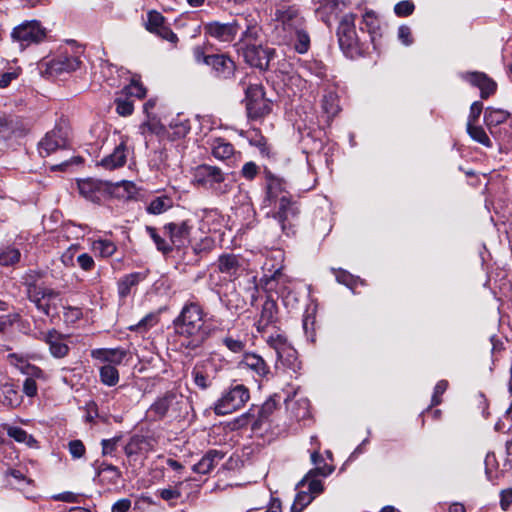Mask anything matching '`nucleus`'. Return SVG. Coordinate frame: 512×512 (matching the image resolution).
<instances>
[{
	"instance_id": "f257e3e1",
	"label": "nucleus",
	"mask_w": 512,
	"mask_h": 512,
	"mask_svg": "<svg viewBox=\"0 0 512 512\" xmlns=\"http://www.w3.org/2000/svg\"><path fill=\"white\" fill-rule=\"evenodd\" d=\"M273 34L279 44L291 47L299 54L310 49V35L300 8L287 1H279L270 11Z\"/></svg>"
},
{
	"instance_id": "f03ea898",
	"label": "nucleus",
	"mask_w": 512,
	"mask_h": 512,
	"mask_svg": "<svg viewBox=\"0 0 512 512\" xmlns=\"http://www.w3.org/2000/svg\"><path fill=\"white\" fill-rule=\"evenodd\" d=\"M203 306L194 298L187 300L179 315L173 320L175 332L186 340V347H201L217 330L205 319Z\"/></svg>"
},
{
	"instance_id": "7ed1b4c3",
	"label": "nucleus",
	"mask_w": 512,
	"mask_h": 512,
	"mask_svg": "<svg viewBox=\"0 0 512 512\" xmlns=\"http://www.w3.org/2000/svg\"><path fill=\"white\" fill-rule=\"evenodd\" d=\"M266 187V201L269 202V205H273L275 209L271 212L272 218L278 223L284 234L294 233L293 228L298 219L299 208L297 203L291 200L284 181L268 174Z\"/></svg>"
},
{
	"instance_id": "20e7f679",
	"label": "nucleus",
	"mask_w": 512,
	"mask_h": 512,
	"mask_svg": "<svg viewBox=\"0 0 512 512\" xmlns=\"http://www.w3.org/2000/svg\"><path fill=\"white\" fill-rule=\"evenodd\" d=\"M192 184L217 196L226 195L233 188V182L228 174L224 173L221 168L208 164L195 167L192 173Z\"/></svg>"
},
{
	"instance_id": "39448f33",
	"label": "nucleus",
	"mask_w": 512,
	"mask_h": 512,
	"mask_svg": "<svg viewBox=\"0 0 512 512\" xmlns=\"http://www.w3.org/2000/svg\"><path fill=\"white\" fill-rule=\"evenodd\" d=\"M337 37L340 49L347 57L354 58L363 53L364 44L357 36L354 14L350 13L342 17L337 29Z\"/></svg>"
},
{
	"instance_id": "423d86ee",
	"label": "nucleus",
	"mask_w": 512,
	"mask_h": 512,
	"mask_svg": "<svg viewBox=\"0 0 512 512\" xmlns=\"http://www.w3.org/2000/svg\"><path fill=\"white\" fill-rule=\"evenodd\" d=\"M250 399L249 389L243 384H232L225 389L214 403L216 415H227L241 409Z\"/></svg>"
},
{
	"instance_id": "0eeeda50",
	"label": "nucleus",
	"mask_w": 512,
	"mask_h": 512,
	"mask_svg": "<svg viewBox=\"0 0 512 512\" xmlns=\"http://www.w3.org/2000/svg\"><path fill=\"white\" fill-rule=\"evenodd\" d=\"M267 344L276 352L277 359L285 367L297 372L301 369V362L298 359L297 351L288 342L287 338L281 334L271 335L267 339Z\"/></svg>"
},
{
	"instance_id": "6e6552de",
	"label": "nucleus",
	"mask_w": 512,
	"mask_h": 512,
	"mask_svg": "<svg viewBox=\"0 0 512 512\" xmlns=\"http://www.w3.org/2000/svg\"><path fill=\"white\" fill-rule=\"evenodd\" d=\"M28 299L46 316H51L53 312H56L61 301L57 291L51 288L33 285L29 288Z\"/></svg>"
},
{
	"instance_id": "1a4fd4ad",
	"label": "nucleus",
	"mask_w": 512,
	"mask_h": 512,
	"mask_svg": "<svg viewBox=\"0 0 512 512\" xmlns=\"http://www.w3.org/2000/svg\"><path fill=\"white\" fill-rule=\"evenodd\" d=\"M47 35L46 28L37 20L25 21L15 27L11 33L13 40L21 46H29L42 42Z\"/></svg>"
},
{
	"instance_id": "9d476101",
	"label": "nucleus",
	"mask_w": 512,
	"mask_h": 512,
	"mask_svg": "<svg viewBox=\"0 0 512 512\" xmlns=\"http://www.w3.org/2000/svg\"><path fill=\"white\" fill-rule=\"evenodd\" d=\"M68 128L62 125H56L54 129L47 132L38 143V152L41 157H47L52 153L67 148L68 146Z\"/></svg>"
},
{
	"instance_id": "9b49d317",
	"label": "nucleus",
	"mask_w": 512,
	"mask_h": 512,
	"mask_svg": "<svg viewBox=\"0 0 512 512\" xmlns=\"http://www.w3.org/2000/svg\"><path fill=\"white\" fill-rule=\"evenodd\" d=\"M236 50L243 56L247 64L260 70L268 69L269 63L275 54L274 49L264 48L258 43L236 47Z\"/></svg>"
},
{
	"instance_id": "f8f14e48",
	"label": "nucleus",
	"mask_w": 512,
	"mask_h": 512,
	"mask_svg": "<svg viewBox=\"0 0 512 512\" xmlns=\"http://www.w3.org/2000/svg\"><path fill=\"white\" fill-rule=\"evenodd\" d=\"M206 36L213 38L219 42H232L240 31V23L237 17L231 22L222 23L219 21L207 22L203 26Z\"/></svg>"
},
{
	"instance_id": "ddd939ff",
	"label": "nucleus",
	"mask_w": 512,
	"mask_h": 512,
	"mask_svg": "<svg viewBox=\"0 0 512 512\" xmlns=\"http://www.w3.org/2000/svg\"><path fill=\"white\" fill-rule=\"evenodd\" d=\"M237 22L240 23L242 33L239 40L234 45L235 48L256 44L261 32L257 17L252 13H243L237 16Z\"/></svg>"
},
{
	"instance_id": "4468645a",
	"label": "nucleus",
	"mask_w": 512,
	"mask_h": 512,
	"mask_svg": "<svg viewBox=\"0 0 512 512\" xmlns=\"http://www.w3.org/2000/svg\"><path fill=\"white\" fill-rule=\"evenodd\" d=\"M80 195L88 201L99 203L109 193V185L101 180L86 178L77 181Z\"/></svg>"
},
{
	"instance_id": "2eb2a0df",
	"label": "nucleus",
	"mask_w": 512,
	"mask_h": 512,
	"mask_svg": "<svg viewBox=\"0 0 512 512\" xmlns=\"http://www.w3.org/2000/svg\"><path fill=\"white\" fill-rule=\"evenodd\" d=\"M276 397L277 395L271 396L262 404L258 409L257 418L251 413L252 409H250L249 412L243 414L238 421L241 422V424L251 423L253 430L260 429L261 425L267 421L276 410L278 404Z\"/></svg>"
},
{
	"instance_id": "dca6fc26",
	"label": "nucleus",
	"mask_w": 512,
	"mask_h": 512,
	"mask_svg": "<svg viewBox=\"0 0 512 512\" xmlns=\"http://www.w3.org/2000/svg\"><path fill=\"white\" fill-rule=\"evenodd\" d=\"M208 66L211 67L215 77L219 79H230L234 76L235 62L225 54L210 55Z\"/></svg>"
},
{
	"instance_id": "f3484780",
	"label": "nucleus",
	"mask_w": 512,
	"mask_h": 512,
	"mask_svg": "<svg viewBox=\"0 0 512 512\" xmlns=\"http://www.w3.org/2000/svg\"><path fill=\"white\" fill-rule=\"evenodd\" d=\"M81 60L73 55H59L58 57L47 62V72L50 75H58L69 73L80 67Z\"/></svg>"
},
{
	"instance_id": "a211bd4d",
	"label": "nucleus",
	"mask_w": 512,
	"mask_h": 512,
	"mask_svg": "<svg viewBox=\"0 0 512 512\" xmlns=\"http://www.w3.org/2000/svg\"><path fill=\"white\" fill-rule=\"evenodd\" d=\"M239 365L252 371L260 379H268L271 370L266 361L258 354L245 353Z\"/></svg>"
},
{
	"instance_id": "6ab92c4d",
	"label": "nucleus",
	"mask_w": 512,
	"mask_h": 512,
	"mask_svg": "<svg viewBox=\"0 0 512 512\" xmlns=\"http://www.w3.org/2000/svg\"><path fill=\"white\" fill-rule=\"evenodd\" d=\"M165 233L169 236L172 246L181 247L184 246L190 235L191 226L187 221L180 223H168L163 227Z\"/></svg>"
},
{
	"instance_id": "aec40b11",
	"label": "nucleus",
	"mask_w": 512,
	"mask_h": 512,
	"mask_svg": "<svg viewBox=\"0 0 512 512\" xmlns=\"http://www.w3.org/2000/svg\"><path fill=\"white\" fill-rule=\"evenodd\" d=\"M93 467L102 484L116 485L122 477L121 471L118 467L104 461H94Z\"/></svg>"
},
{
	"instance_id": "412c9836",
	"label": "nucleus",
	"mask_w": 512,
	"mask_h": 512,
	"mask_svg": "<svg viewBox=\"0 0 512 512\" xmlns=\"http://www.w3.org/2000/svg\"><path fill=\"white\" fill-rule=\"evenodd\" d=\"M65 336L55 329L49 330L44 335V342L49 346L51 355L55 358H63L69 352V346L64 342Z\"/></svg>"
},
{
	"instance_id": "4be33fe9",
	"label": "nucleus",
	"mask_w": 512,
	"mask_h": 512,
	"mask_svg": "<svg viewBox=\"0 0 512 512\" xmlns=\"http://www.w3.org/2000/svg\"><path fill=\"white\" fill-rule=\"evenodd\" d=\"M465 79L480 89V95L483 99L488 98L496 91V83L484 73H467Z\"/></svg>"
},
{
	"instance_id": "5701e85b",
	"label": "nucleus",
	"mask_w": 512,
	"mask_h": 512,
	"mask_svg": "<svg viewBox=\"0 0 512 512\" xmlns=\"http://www.w3.org/2000/svg\"><path fill=\"white\" fill-rule=\"evenodd\" d=\"M177 398L173 392H167L162 397H159L148 409V415L152 420H161L164 418Z\"/></svg>"
},
{
	"instance_id": "b1692460",
	"label": "nucleus",
	"mask_w": 512,
	"mask_h": 512,
	"mask_svg": "<svg viewBox=\"0 0 512 512\" xmlns=\"http://www.w3.org/2000/svg\"><path fill=\"white\" fill-rule=\"evenodd\" d=\"M127 155L128 148L124 142H121L111 154L101 160L100 165L108 170L122 167L126 163Z\"/></svg>"
},
{
	"instance_id": "393cba45",
	"label": "nucleus",
	"mask_w": 512,
	"mask_h": 512,
	"mask_svg": "<svg viewBox=\"0 0 512 512\" xmlns=\"http://www.w3.org/2000/svg\"><path fill=\"white\" fill-rule=\"evenodd\" d=\"M127 351L121 348L115 349H95L92 350L91 356L97 360L102 362H107L110 365L116 366L122 363L123 359L126 357Z\"/></svg>"
},
{
	"instance_id": "a878e982",
	"label": "nucleus",
	"mask_w": 512,
	"mask_h": 512,
	"mask_svg": "<svg viewBox=\"0 0 512 512\" xmlns=\"http://www.w3.org/2000/svg\"><path fill=\"white\" fill-rule=\"evenodd\" d=\"M24 374L30 375L31 377L26 378L23 383V392L28 397H34L37 394V384L33 377H41L43 372L40 368L31 365L29 363L22 362L19 367Z\"/></svg>"
},
{
	"instance_id": "bb28decb",
	"label": "nucleus",
	"mask_w": 512,
	"mask_h": 512,
	"mask_svg": "<svg viewBox=\"0 0 512 512\" xmlns=\"http://www.w3.org/2000/svg\"><path fill=\"white\" fill-rule=\"evenodd\" d=\"M277 305L276 302L267 298L262 305L260 317L256 322V328L258 332H263L270 324L276 319Z\"/></svg>"
},
{
	"instance_id": "cd10ccee",
	"label": "nucleus",
	"mask_w": 512,
	"mask_h": 512,
	"mask_svg": "<svg viewBox=\"0 0 512 512\" xmlns=\"http://www.w3.org/2000/svg\"><path fill=\"white\" fill-rule=\"evenodd\" d=\"M210 145L212 155L218 160L224 161L240 155L235 152L233 145L224 138H215Z\"/></svg>"
},
{
	"instance_id": "c85d7f7f",
	"label": "nucleus",
	"mask_w": 512,
	"mask_h": 512,
	"mask_svg": "<svg viewBox=\"0 0 512 512\" xmlns=\"http://www.w3.org/2000/svg\"><path fill=\"white\" fill-rule=\"evenodd\" d=\"M223 454L217 450L208 451L193 466V471L198 474H207L223 459Z\"/></svg>"
},
{
	"instance_id": "c756f323",
	"label": "nucleus",
	"mask_w": 512,
	"mask_h": 512,
	"mask_svg": "<svg viewBox=\"0 0 512 512\" xmlns=\"http://www.w3.org/2000/svg\"><path fill=\"white\" fill-rule=\"evenodd\" d=\"M190 122L181 115L172 119L167 127L166 137L171 140L184 138L190 131Z\"/></svg>"
},
{
	"instance_id": "7c9ffc66",
	"label": "nucleus",
	"mask_w": 512,
	"mask_h": 512,
	"mask_svg": "<svg viewBox=\"0 0 512 512\" xmlns=\"http://www.w3.org/2000/svg\"><path fill=\"white\" fill-rule=\"evenodd\" d=\"M146 278V274L142 272H133L125 275L118 281V294L121 298H126L132 291V288L137 286L141 281Z\"/></svg>"
},
{
	"instance_id": "2f4dec72",
	"label": "nucleus",
	"mask_w": 512,
	"mask_h": 512,
	"mask_svg": "<svg viewBox=\"0 0 512 512\" xmlns=\"http://www.w3.org/2000/svg\"><path fill=\"white\" fill-rule=\"evenodd\" d=\"M173 206V199L167 195L154 197L146 207V211L152 215H159L166 212Z\"/></svg>"
},
{
	"instance_id": "473e14b6",
	"label": "nucleus",
	"mask_w": 512,
	"mask_h": 512,
	"mask_svg": "<svg viewBox=\"0 0 512 512\" xmlns=\"http://www.w3.org/2000/svg\"><path fill=\"white\" fill-rule=\"evenodd\" d=\"M271 105V102L263 97L257 102H247L246 109L250 117L260 118L270 113Z\"/></svg>"
},
{
	"instance_id": "72a5a7b5",
	"label": "nucleus",
	"mask_w": 512,
	"mask_h": 512,
	"mask_svg": "<svg viewBox=\"0 0 512 512\" xmlns=\"http://www.w3.org/2000/svg\"><path fill=\"white\" fill-rule=\"evenodd\" d=\"M291 416L296 421L306 420L310 417V402L306 398L296 400L289 406Z\"/></svg>"
},
{
	"instance_id": "f704fd0d",
	"label": "nucleus",
	"mask_w": 512,
	"mask_h": 512,
	"mask_svg": "<svg viewBox=\"0 0 512 512\" xmlns=\"http://www.w3.org/2000/svg\"><path fill=\"white\" fill-rule=\"evenodd\" d=\"M239 267V259L236 255L226 254L219 257L218 268L220 272L232 276L237 273Z\"/></svg>"
},
{
	"instance_id": "c9c22d12",
	"label": "nucleus",
	"mask_w": 512,
	"mask_h": 512,
	"mask_svg": "<svg viewBox=\"0 0 512 512\" xmlns=\"http://www.w3.org/2000/svg\"><path fill=\"white\" fill-rule=\"evenodd\" d=\"M117 250L114 242L107 239H99L92 243V251L96 256L102 258L111 257Z\"/></svg>"
},
{
	"instance_id": "e433bc0d",
	"label": "nucleus",
	"mask_w": 512,
	"mask_h": 512,
	"mask_svg": "<svg viewBox=\"0 0 512 512\" xmlns=\"http://www.w3.org/2000/svg\"><path fill=\"white\" fill-rule=\"evenodd\" d=\"M510 116V113L503 109L487 108L484 114V121L487 126H497L504 123Z\"/></svg>"
},
{
	"instance_id": "4c0bfd02",
	"label": "nucleus",
	"mask_w": 512,
	"mask_h": 512,
	"mask_svg": "<svg viewBox=\"0 0 512 512\" xmlns=\"http://www.w3.org/2000/svg\"><path fill=\"white\" fill-rule=\"evenodd\" d=\"M5 429L8 436L19 443H25L29 447H32L36 443L32 435L28 434L24 429L20 427L6 425Z\"/></svg>"
},
{
	"instance_id": "58836bf2",
	"label": "nucleus",
	"mask_w": 512,
	"mask_h": 512,
	"mask_svg": "<svg viewBox=\"0 0 512 512\" xmlns=\"http://www.w3.org/2000/svg\"><path fill=\"white\" fill-rule=\"evenodd\" d=\"M146 232L149 234L151 239L153 240L154 244L156 245V248L158 251L162 252L163 254H169L173 250V246L170 241L165 240L163 237L159 235L156 228L151 226H146Z\"/></svg>"
},
{
	"instance_id": "ea45409f",
	"label": "nucleus",
	"mask_w": 512,
	"mask_h": 512,
	"mask_svg": "<svg viewBox=\"0 0 512 512\" xmlns=\"http://www.w3.org/2000/svg\"><path fill=\"white\" fill-rule=\"evenodd\" d=\"M100 380L104 385L115 386L119 381V372L115 366L106 364L100 368Z\"/></svg>"
},
{
	"instance_id": "a19ab883",
	"label": "nucleus",
	"mask_w": 512,
	"mask_h": 512,
	"mask_svg": "<svg viewBox=\"0 0 512 512\" xmlns=\"http://www.w3.org/2000/svg\"><path fill=\"white\" fill-rule=\"evenodd\" d=\"M141 134L146 135L147 133L156 134L157 136L164 138L167 134V127L162 125L156 118H152L140 126Z\"/></svg>"
},
{
	"instance_id": "79ce46f5",
	"label": "nucleus",
	"mask_w": 512,
	"mask_h": 512,
	"mask_svg": "<svg viewBox=\"0 0 512 512\" xmlns=\"http://www.w3.org/2000/svg\"><path fill=\"white\" fill-rule=\"evenodd\" d=\"M467 132L470 137L477 141L478 143L491 147L492 143L485 130L481 126H476L475 124L467 123Z\"/></svg>"
},
{
	"instance_id": "37998d69",
	"label": "nucleus",
	"mask_w": 512,
	"mask_h": 512,
	"mask_svg": "<svg viewBox=\"0 0 512 512\" xmlns=\"http://www.w3.org/2000/svg\"><path fill=\"white\" fill-rule=\"evenodd\" d=\"M164 24H166L165 18L161 13L154 11V10L148 12L146 29L149 32L154 33L156 31H158V29L160 27H162Z\"/></svg>"
},
{
	"instance_id": "c03bdc74",
	"label": "nucleus",
	"mask_w": 512,
	"mask_h": 512,
	"mask_svg": "<svg viewBox=\"0 0 512 512\" xmlns=\"http://www.w3.org/2000/svg\"><path fill=\"white\" fill-rule=\"evenodd\" d=\"M314 499V496H312L310 493L301 491L297 493L294 503L292 504L291 511L292 512H302L303 509L308 506L312 500Z\"/></svg>"
},
{
	"instance_id": "a18cd8bd",
	"label": "nucleus",
	"mask_w": 512,
	"mask_h": 512,
	"mask_svg": "<svg viewBox=\"0 0 512 512\" xmlns=\"http://www.w3.org/2000/svg\"><path fill=\"white\" fill-rule=\"evenodd\" d=\"M222 343L226 346V348L232 353H242L245 350L246 343L238 338H234L231 335H226L222 339Z\"/></svg>"
},
{
	"instance_id": "49530a36",
	"label": "nucleus",
	"mask_w": 512,
	"mask_h": 512,
	"mask_svg": "<svg viewBox=\"0 0 512 512\" xmlns=\"http://www.w3.org/2000/svg\"><path fill=\"white\" fill-rule=\"evenodd\" d=\"M15 130L16 126L12 119L0 117V141L11 138Z\"/></svg>"
},
{
	"instance_id": "de8ad7c7",
	"label": "nucleus",
	"mask_w": 512,
	"mask_h": 512,
	"mask_svg": "<svg viewBox=\"0 0 512 512\" xmlns=\"http://www.w3.org/2000/svg\"><path fill=\"white\" fill-rule=\"evenodd\" d=\"M362 23L369 34L374 33L379 27V20L374 11L368 10L363 14Z\"/></svg>"
},
{
	"instance_id": "09e8293b",
	"label": "nucleus",
	"mask_w": 512,
	"mask_h": 512,
	"mask_svg": "<svg viewBox=\"0 0 512 512\" xmlns=\"http://www.w3.org/2000/svg\"><path fill=\"white\" fill-rule=\"evenodd\" d=\"M124 92L128 96L143 98L146 95V89L138 80L133 79L129 85L124 88Z\"/></svg>"
},
{
	"instance_id": "8fccbe9b",
	"label": "nucleus",
	"mask_w": 512,
	"mask_h": 512,
	"mask_svg": "<svg viewBox=\"0 0 512 512\" xmlns=\"http://www.w3.org/2000/svg\"><path fill=\"white\" fill-rule=\"evenodd\" d=\"M265 97L264 89L260 84H250L246 88V103L257 102L259 99Z\"/></svg>"
},
{
	"instance_id": "3c124183",
	"label": "nucleus",
	"mask_w": 512,
	"mask_h": 512,
	"mask_svg": "<svg viewBox=\"0 0 512 512\" xmlns=\"http://www.w3.org/2000/svg\"><path fill=\"white\" fill-rule=\"evenodd\" d=\"M2 393L4 395V404L14 405L18 403V393L12 384H4L1 386Z\"/></svg>"
},
{
	"instance_id": "603ef678",
	"label": "nucleus",
	"mask_w": 512,
	"mask_h": 512,
	"mask_svg": "<svg viewBox=\"0 0 512 512\" xmlns=\"http://www.w3.org/2000/svg\"><path fill=\"white\" fill-rule=\"evenodd\" d=\"M157 323V316L153 313L147 314L143 317L136 325L129 327L132 331H145L150 327H153Z\"/></svg>"
},
{
	"instance_id": "864d4df0",
	"label": "nucleus",
	"mask_w": 512,
	"mask_h": 512,
	"mask_svg": "<svg viewBox=\"0 0 512 512\" xmlns=\"http://www.w3.org/2000/svg\"><path fill=\"white\" fill-rule=\"evenodd\" d=\"M414 8L415 6L413 2L405 0L400 1L395 5L394 12L399 17H406L413 13Z\"/></svg>"
},
{
	"instance_id": "5fc2aeb1",
	"label": "nucleus",
	"mask_w": 512,
	"mask_h": 512,
	"mask_svg": "<svg viewBox=\"0 0 512 512\" xmlns=\"http://www.w3.org/2000/svg\"><path fill=\"white\" fill-rule=\"evenodd\" d=\"M20 259V252L15 248H9L0 255L2 265H12Z\"/></svg>"
},
{
	"instance_id": "6e6d98bb",
	"label": "nucleus",
	"mask_w": 512,
	"mask_h": 512,
	"mask_svg": "<svg viewBox=\"0 0 512 512\" xmlns=\"http://www.w3.org/2000/svg\"><path fill=\"white\" fill-rule=\"evenodd\" d=\"M323 109L329 115H336L338 113L339 107L337 103V98L333 94H329L324 96L323 98Z\"/></svg>"
},
{
	"instance_id": "4d7b16f0",
	"label": "nucleus",
	"mask_w": 512,
	"mask_h": 512,
	"mask_svg": "<svg viewBox=\"0 0 512 512\" xmlns=\"http://www.w3.org/2000/svg\"><path fill=\"white\" fill-rule=\"evenodd\" d=\"M157 495L165 501H172L181 497V491L177 487H168L157 490Z\"/></svg>"
},
{
	"instance_id": "13d9d810",
	"label": "nucleus",
	"mask_w": 512,
	"mask_h": 512,
	"mask_svg": "<svg viewBox=\"0 0 512 512\" xmlns=\"http://www.w3.org/2000/svg\"><path fill=\"white\" fill-rule=\"evenodd\" d=\"M119 439H120L119 437H113L111 439H103L101 441L102 455L113 457L116 452L117 443H118Z\"/></svg>"
},
{
	"instance_id": "bf43d9fd",
	"label": "nucleus",
	"mask_w": 512,
	"mask_h": 512,
	"mask_svg": "<svg viewBox=\"0 0 512 512\" xmlns=\"http://www.w3.org/2000/svg\"><path fill=\"white\" fill-rule=\"evenodd\" d=\"M69 452L75 459H79L85 455L86 449L81 440H72L68 444Z\"/></svg>"
},
{
	"instance_id": "052dcab7",
	"label": "nucleus",
	"mask_w": 512,
	"mask_h": 512,
	"mask_svg": "<svg viewBox=\"0 0 512 512\" xmlns=\"http://www.w3.org/2000/svg\"><path fill=\"white\" fill-rule=\"evenodd\" d=\"M134 110L133 103L127 99H116V111L121 116H129Z\"/></svg>"
},
{
	"instance_id": "680f3d73",
	"label": "nucleus",
	"mask_w": 512,
	"mask_h": 512,
	"mask_svg": "<svg viewBox=\"0 0 512 512\" xmlns=\"http://www.w3.org/2000/svg\"><path fill=\"white\" fill-rule=\"evenodd\" d=\"M43 277L41 271L30 270L24 277V285L26 286L27 297L29 298L30 286H38L37 281Z\"/></svg>"
},
{
	"instance_id": "e2e57ef3",
	"label": "nucleus",
	"mask_w": 512,
	"mask_h": 512,
	"mask_svg": "<svg viewBox=\"0 0 512 512\" xmlns=\"http://www.w3.org/2000/svg\"><path fill=\"white\" fill-rule=\"evenodd\" d=\"M154 34L158 35L162 39L167 40L173 44L177 43V41H178L177 35L166 24H164L162 27H160L158 29V31L154 32Z\"/></svg>"
},
{
	"instance_id": "0e129e2a",
	"label": "nucleus",
	"mask_w": 512,
	"mask_h": 512,
	"mask_svg": "<svg viewBox=\"0 0 512 512\" xmlns=\"http://www.w3.org/2000/svg\"><path fill=\"white\" fill-rule=\"evenodd\" d=\"M192 375L194 383L197 387H199L202 390H205L208 387H210L211 383L208 377L202 371L194 369Z\"/></svg>"
},
{
	"instance_id": "69168bd1",
	"label": "nucleus",
	"mask_w": 512,
	"mask_h": 512,
	"mask_svg": "<svg viewBox=\"0 0 512 512\" xmlns=\"http://www.w3.org/2000/svg\"><path fill=\"white\" fill-rule=\"evenodd\" d=\"M336 280H337V282L344 284L351 289H353V286L357 282V279L353 275H351L350 273H348L344 270H339L337 272Z\"/></svg>"
},
{
	"instance_id": "338daca9",
	"label": "nucleus",
	"mask_w": 512,
	"mask_h": 512,
	"mask_svg": "<svg viewBox=\"0 0 512 512\" xmlns=\"http://www.w3.org/2000/svg\"><path fill=\"white\" fill-rule=\"evenodd\" d=\"M78 265L85 271H90L94 268V260L88 253H82L77 256Z\"/></svg>"
},
{
	"instance_id": "774afa93",
	"label": "nucleus",
	"mask_w": 512,
	"mask_h": 512,
	"mask_svg": "<svg viewBox=\"0 0 512 512\" xmlns=\"http://www.w3.org/2000/svg\"><path fill=\"white\" fill-rule=\"evenodd\" d=\"M512 505V488L504 489L500 492V507L507 511Z\"/></svg>"
}]
</instances>
